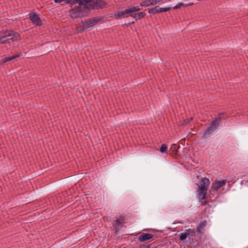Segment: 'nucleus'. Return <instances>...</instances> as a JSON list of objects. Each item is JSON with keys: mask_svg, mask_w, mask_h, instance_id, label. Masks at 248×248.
Instances as JSON below:
<instances>
[{"mask_svg": "<svg viewBox=\"0 0 248 248\" xmlns=\"http://www.w3.org/2000/svg\"><path fill=\"white\" fill-rule=\"evenodd\" d=\"M90 2L91 0H66L67 4H78L68 10L69 16L73 19L85 17V10L88 8L87 4Z\"/></svg>", "mask_w": 248, "mask_h": 248, "instance_id": "nucleus-1", "label": "nucleus"}, {"mask_svg": "<svg viewBox=\"0 0 248 248\" xmlns=\"http://www.w3.org/2000/svg\"><path fill=\"white\" fill-rule=\"evenodd\" d=\"M108 3L104 0H91V2L87 4V9L85 10V17L88 16L92 10H99L106 8Z\"/></svg>", "mask_w": 248, "mask_h": 248, "instance_id": "nucleus-2", "label": "nucleus"}, {"mask_svg": "<svg viewBox=\"0 0 248 248\" xmlns=\"http://www.w3.org/2000/svg\"><path fill=\"white\" fill-rule=\"evenodd\" d=\"M124 217L123 216H120L118 219L115 220L112 222V225L114 227L115 234L118 233L120 230L123 227L124 223Z\"/></svg>", "mask_w": 248, "mask_h": 248, "instance_id": "nucleus-3", "label": "nucleus"}, {"mask_svg": "<svg viewBox=\"0 0 248 248\" xmlns=\"http://www.w3.org/2000/svg\"><path fill=\"white\" fill-rule=\"evenodd\" d=\"M29 18L31 21V23L36 26H41L42 25V22L40 17L35 12L30 13Z\"/></svg>", "mask_w": 248, "mask_h": 248, "instance_id": "nucleus-4", "label": "nucleus"}, {"mask_svg": "<svg viewBox=\"0 0 248 248\" xmlns=\"http://www.w3.org/2000/svg\"><path fill=\"white\" fill-rule=\"evenodd\" d=\"M149 14L155 15L159 13L166 12L170 10V7H160L159 6H155V7L148 9Z\"/></svg>", "mask_w": 248, "mask_h": 248, "instance_id": "nucleus-5", "label": "nucleus"}, {"mask_svg": "<svg viewBox=\"0 0 248 248\" xmlns=\"http://www.w3.org/2000/svg\"><path fill=\"white\" fill-rule=\"evenodd\" d=\"M226 183V180L223 179L221 181L216 180L215 183L212 184L211 187V190L214 191H217L219 188L224 186Z\"/></svg>", "mask_w": 248, "mask_h": 248, "instance_id": "nucleus-6", "label": "nucleus"}, {"mask_svg": "<svg viewBox=\"0 0 248 248\" xmlns=\"http://www.w3.org/2000/svg\"><path fill=\"white\" fill-rule=\"evenodd\" d=\"M197 185L198 186L197 191L198 192L199 198H201L202 200L207 199V197L206 196V194L208 188L203 187V186H200L198 184H197Z\"/></svg>", "mask_w": 248, "mask_h": 248, "instance_id": "nucleus-7", "label": "nucleus"}, {"mask_svg": "<svg viewBox=\"0 0 248 248\" xmlns=\"http://www.w3.org/2000/svg\"><path fill=\"white\" fill-rule=\"evenodd\" d=\"M130 13L128 8H126L124 11H118L114 14V16L116 19L121 18H127L130 16Z\"/></svg>", "mask_w": 248, "mask_h": 248, "instance_id": "nucleus-8", "label": "nucleus"}, {"mask_svg": "<svg viewBox=\"0 0 248 248\" xmlns=\"http://www.w3.org/2000/svg\"><path fill=\"white\" fill-rule=\"evenodd\" d=\"M21 56V52H17L16 54L11 56L3 58L0 61V65H3L5 63L12 61L16 58L20 57Z\"/></svg>", "mask_w": 248, "mask_h": 248, "instance_id": "nucleus-9", "label": "nucleus"}, {"mask_svg": "<svg viewBox=\"0 0 248 248\" xmlns=\"http://www.w3.org/2000/svg\"><path fill=\"white\" fill-rule=\"evenodd\" d=\"M155 237V235L148 233H142L138 237V240L140 242H143L146 241H148L150 239H152Z\"/></svg>", "mask_w": 248, "mask_h": 248, "instance_id": "nucleus-10", "label": "nucleus"}, {"mask_svg": "<svg viewBox=\"0 0 248 248\" xmlns=\"http://www.w3.org/2000/svg\"><path fill=\"white\" fill-rule=\"evenodd\" d=\"M130 16L135 18V22L138 21L139 19L144 18L146 16V13L144 12H139L137 13H133L130 14Z\"/></svg>", "mask_w": 248, "mask_h": 248, "instance_id": "nucleus-11", "label": "nucleus"}, {"mask_svg": "<svg viewBox=\"0 0 248 248\" xmlns=\"http://www.w3.org/2000/svg\"><path fill=\"white\" fill-rule=\"evenodd\" d=\"M10 32L11 33L12 36L10 39L12 40V42L19 41L21 40V37L19 33L13 30L10 31Z\"/></svg>", "mask_w": 248, "mask_h": 248, "instance_id": "nucleus-12", "label": "nucleus"}, {"mask_svg": "<svg viewBox=\"0 0 248 248\" xmlns=\"http://www.w3.org/2000/svg\"><path fill=\"white\" fill-rule=\"evenodd\" d=\"M81 24H82L83 25V30H87L90 27L93 26L92 22L91 21V19L90 18L86 19L85 21H81Z\"/></svg>", "mask_w": 248, "mask_h": 248, "instance_id": "nucleus-13", "label": "nucleus"}, {"mask_svg": "<svg viewBox=\"0 0 248 248\" xmlns=\"http://www.w3.org/2000/svg\"><path fill=\"white\" fill-rule=\"evenodd\" d=\"M193 4H194V3H193V2H190L188 3H184L182 2H179L175 6H174L173 7H170V10L171 9L177 10L181 7H188L189 6H192Z\"/></svg>", "mask_w": 248, "mask_h": 248, "instance_id": "nucleus-14", "label": "nucleus"}, {"mask_svg": "<svg viewBox=\"0 0 248 248\" xmlns=\"http://www.w3.org/2000/svg\"><path fill=\"white\" fill-rule=\"evenodd\" d=\"M214 130L211 128V127L209 126L204 131L203 135L201 137L202 140H204L208 138V136L210 134L212 133Z\"/></svg>", "mask_w": 248, "mask_h": 248, "instance_id": "nucleus-15", "label": "nucleus"}, {"mask_svg": "<svg viewBox=\"0 0 248 248\" xmlns=\"http://www.w3.org/2000/svg\"><path fill=\"white\" fill-rule=\"evenodd\" d=\"M210 184V182L209 179L204 177L202 178L201 181V186H203V187H206L207 188H208Z\"/></svg>", "mask_w": 248, "mask_h": 248, "instance_id": "nucleus-16", "label": "nucleus"}, {"mask_svg": "<svg viewBox=\"0 0 248 248\" xmlns=\"http://www.w3.org/2000/svg\"><path fill=\"white\" fill-rule=\"evenodd\" d=\"M91 19V21L92 22V24L93 26H94L95 25L101 22H104L103 17H94L93 18H90Z\"/></svg>", "mask_w": 248, "mask_h": 248, "instance_id": "nucleus-17", "label": "nucleus"}, {"mask_svg": "<svg viewBox=\"0 0 248 248\" xmlns=\"http://www.w3.org/2000/svg\"><path fill=\"white\" fill-rule=\"evenodd\" d=\"M10 31H12V30L6 29L5 31L2 30L0 31V34L2 35V37H3V39H5L7 37H12Z\"/></svg>", "mask_w": 248, "mask_h": 248, "instance_id": "nucleus-18", "label": "nucleus"}, {"mask_svg": "<svg viewBox=\"0 0 248 248\" xmlns=\"http://www.w3.org/2000/svg\"><path fill=\"white\" fill-rule=\"evenodd\" d=\"M218 119L221 120V118L220 117L215 118V119L210 124V126L211 127L214 131L219 126Z\"/></svg>", "mask_w": 248, "mask_h": 248, "instance_id": "nucleus-19", "label": "nucleus"}, {"mask_svg": "<svg viewBox=\"0 0 248 248\" xmlns=\"http://www.w3.org/2000/svg\"><path fill=\"white\" fill-rule=\"evenodd\" d=\"M159 151L162 154H165L166 156L168 155V150L167 145L165 143L162 144L159 149Z\"/></svg>", "mask_w": 248, "mask_h": 248, "instance_id": "nucleus-20", "label": "nucleus"}, {"mask_svg": "<svg viewBox=\"0 0 248 248\" xmlns=\"http://www.w3.org/2000/svg\"><path fill=\"white\" fill-rule=\"evenodd\" d=\"M130 15L135 13V12L140 11L141 9L139 7V6H128V7Z\"/></svg>", "mask_w": 248, "mask_h": 248, "instance_id": "nucleus-21", "label": "nucleus"}, {"mask_svg": "<svg viewBox=\"0 0 248 248\" xmlns=\"http://www.w3.org/2000/svg\"><path fill=\"white\" fill-rule=\"evenodd\" d=\"M180 148V146H178L177 147L176 144H173L171 145V147L170 148V150L171 151L172 153L170 154V155L171 156L173 155V153H175L176 154L178 153V150Z\"/></svg>", "mask_w": 248, "mask_h": 248, "instance_id": "nucleus-22", "label": "nucleus"}, {"mask_svg": "<svg viewBox=\"0 0 248 248\" xmlns=\"http://www.w3.org/2000/svg\"><path fill=\"white\" fill-rule=\"evenodd\" d=\"M141 7H148L152 5L151 0H145L140 3Z\"/></svg>", "mask_w": 248, "mask_h": 248, "instance_id": "nucleus-23", "label": "nucleus"}, {"mask_svg": "<svg viewBox=\"0 0 248 248\" xmlns=\"http://www.w3.org/2000/svg\"><path fill=\"white\" fill-rule=\"evenodd\" d=\"M206 224V221L204 220L202 221L197 227V232L200 233L202 232L201 229L204 227Z\"/></svg>", "mask_w": 248, "mask_h": 248, "instance_id": "nucleus-24", "label": "nucleus"}, {"mask_svg": "<svg viewBox=\"0 0 248 248\" xmlns=\"http://www.w3.org/2000/svg\"><path fill=\"white\" fill-rule=\"evenodd\" d=\"M188 236V233H186V232H184V233H182L179 235V240L181 241L184 242L186 240V239L187 238Z\"/></svg>", "mask_w": 248, "mask_h": 248, "instance_id": "nucleus-25", "label": "nucleus"}, {"mask_svg": "<svg viewBox=\"0 0 248 248\" xmlns=\"http://www.w3.org/2000/svg\"><path fill=\"white\" fill-rule=\"evenodd\" d=\"M12 42V40L10 39V38L7 39H3L2 41L0 42V44H5L8 43L11 46V43Z\"/></svg>", "mask_w": 248, "mask_h": 248, "instance_id": "nucleus-26", "label": "nucleus"}, {"mask_svg": "<svg viewBox=\"0 0 248 248\" xmlns=\"http://www.w3.org/2000/svg\"><path fill=\"white\" fill-rule=\"evenodd\" d=\"M186 233H188V236L190 235V236H191V237L194 236L195 235V231L193 230H192L191 229H189L186 230Z\"/></svg>", "mask_w": 248, "mask_h": 248, "instance_id": "nucleus-27", "label": "nucleus"}, {"mask_svg": "<svg viewBox=\"0 0 248 248\" xmlns=\"http://www.w3.org/2000/svg\"><path fill=\"white\" fill-rule=\"evenodd\" d=\"M85 30L83 29V25H79L77 26L76 27V31L77 33H81L82 32Z\"/></svg>", "mask_w": 248, "mask_h": 248, "instance_id": "nucleus-28", "label": "nucleus"}, {"mask_svg": "<svg viewBox=\"0 0 248 248\" xmlns=\"http://www.w3.org/2000/svg\"><path fill=\"white\" fill-rule=\"evenodd\" d=\"M190 122V120L189 118L184 119L182 123H181V125L182 126H185L186 125L189 124Z\"/></svg>", "mask_w": 248, "mask_h": 248, "instance_id": "nucleus-29", "label": "nucleus"}, {"mask_svg": "<svg viewBox=\"0 0 248 248\" xmlns=\"http://www.w3.org/2000/svg\"><path fill=\"white\" fill-rule=\"evenodd\" d=\"M162 0H151V2L152 3V5H154L160 2Z\"/></svg>", "mask_w": 248, "mask_h": 248, "instance_id": "nucleus-30", "label": "nucleus"}, {"mask_svg": "<svg viewBox=\"0 0 248 248\" xmlns=\"http://www.w3.org/2000/svg\"><path fill=\"white\" fill-rule=\"evenodd\" d=\"M135 23V21H133L131 22H129L127 23H125L124 25H123V27L125 26L126 27L130 26L131 24H134Z\"/></svg>", "mask_w": 248, "mask_h": 248, "instance_id": "nucleus-31", "label": "nucleus"}, {"mask_svg": "<svg viewBox=\"0 0 248 248\" xmlns=\"http://www.w3.org/2000/svg\"><path fill=\"white\" fill-rule=\"evenodd\" d=\"M149 245H146L144 244H141L140 245V248H149Z\"/></svg>", "mask_w": 248, "mask_h": 248, "instance_id": "nucleus-32", "label": "nucleus"}, {"mask_svg": "<svg viewBox=\"0 0 248 248\" xmlns=\"http://www.w3.org/2000/svg\"><path fill=\"white\" fill-rule=\"evenodd\" d=\"M54 2L56 3H60L62 1H64L66 3V0H54Z\"/></svg>", "mask_w": 248, "mask_h": 248, "instance_id": "nucleus-33", "label": "nucleus"}, {"mask_svg": "<svg viewBox=\"0 0 248 248\" xmlns=\"http://www.w3.org/2000/svg\"><path fill=\"white\" fill-rule=\"evenodd\" d=\"M208 202L206 201H204L202 202V205H205L207 204Z\"/></svg>", "mask_w": 248, "mask_h": 248, "instance_id": "nucleus-34", "label": "nucleus"}, {"mask_svg": "<svg viewBox=\"0 0 248 248\" xmlns=\"http://www.w3.org/2000/svg\"><path fill=\"white\" fill-rule=\"evenodd\" d=\"M3 37H2V35H1L0 36V42H1V41H2Z\"/></svg>", "mask_w": 248, "mask_h": 248, "instance_id": "nucleus-35", "label": "nucleus"}, {"mask_svg": "<svg viewBox=\"0 0 248 248\" xmlns=\"http://www.w3.org/2000/svg\"><path fill=\"white\" fill-rule=\"evenodd\" d=\"M189 119L190 120V121H192V120H193V118H192V117H191V118H189Z\"/></svg>", "mask_w": 248, "mask_h": 248, "instance_id": "nucleus-36", "label": "nucleus"}]
</instances>
